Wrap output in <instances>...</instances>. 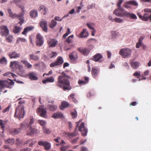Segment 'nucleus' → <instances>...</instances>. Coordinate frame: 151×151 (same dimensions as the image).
<instances>
[{
  "instance_id": "obj_32",
  "label": "nucleus",
  "mask_w": 151,
  "mask_h": 151,
  "mask_svg": "<svg viewBox=\"0 0 151 151\" xmlns=\"http://www.w3.org/2000/svg\"><path fill=\"white\" fill-rule=\"evenodd\" d=\"M84 80H79L78 81V83L80 85H82L83 84H85L88 82L89 79V78L86 76L85 77Z\"/></svg>"
},
{
  "instance_id": "obj_23",
  "label": "nucleus",
  "mask_w": 151,
  "mask_h": 151,
  "mask_svg": "<svg viewBox=\"0 0 151 151\" xmlns=\"http://www.w3.org/2000/svg\"><path fill=\"white\" fill-rule=\"evenodd\" d=\"M9 56L10 59L16 58H19L20 56V54L17 53L15 51H14L9 53Z\"/></svg>"
},
{
  "instance_id": "obj_24",
  "label": "nucleus",
  "mask_w": 151,
  "mask_h": 151,
  "mask_svg": "<svg viewBox=\"0 0 151 151\" xmlns=\"http://www.w3.org/2000/svg\"><path fill=\"white\" fill-rule=\"evenodd\" d=\"M52 117L55 119L57 118H61L64 117L63 114L62 112H58L54 113Z\"/></svg>"
},
{
  "instance_id": "obj_27",
  "label": "nucleus",
  "mask_w": 151,
  "mask_h": 151,
  "mask_svg": "<svg viewBox=\"0 0 151 151\" xmlns=\"http://www.w3.org/2000/svg\"><path fill=\"white\" fill-rule=\"evenodd\" d=\"M47 108L51 111H55L57 108L58 106L56 105L49 104L47 105Z\"/></svg>"
},
{
  "instance_id": "obj_57",
  "label": "nucleus",
  "mask_w": 151,
  "mask_h": 151,
  "mask_svg": "<svg viewBox=\"0 0 151 151\" xmlns=\"http://www.w3.org/2000/svg\"><path fill=\"white\" fill-rule=\"evenodd\" d=\"M73 37L74 35H73L69 36L67 39L66 40V42H68V43H70L71 42L72 40L73 39Z\"/></svg>"
},
{
  "instance_id": "obj_56",
  "label": "nucleus",
  "mask_w": 151,
  "mask_h": 151,
  "mask_svg": "<svg viewBox=\"0 0 151 151\" xmlns=\"http://www.w3.org/2000/svg\"><path fill=\"white\" fill-rule=\"evenodd\" d=\"M113 21H115L118 23L122 22L123 20L122 19L119 18H115L113 20Z\"/></svg>"
},
{
  "instance_id": "obj_62",
  "label": "nucleus",
  "mask_w": 151,
  "mask_h": 151,
  "mask_svg": "<svg viewBox=\"0 0 151 151\" xmlns=\"http://www.w3.org/2000/svg\"><path fill=\"white\" fill-rule=\"evenodd\" d=\"M87 25L90 29H94L93 27V23H91V24H90L87 23Z\"/></svg>"
},
{
  "instance_id": "obj_64",
  "label": "nucleus",
  "mask_w": 151,
  "mask_h": 151,
  "mask_svg": "<svg viewBox=\"0 0 151 151\" xmlns=\"http://www.w3.org/2000/svg\"><path fill=\"white\" fill-rule=\"evenodd\" d=\"M78 139V137H76V138L71 140L70 142L72 143H74L77 141Z\"/></svg>"
},
{
  "instance_id": "obj_25",
  "label": "nucleus",
  "mask_w": 151,
  "mask_h": 151,
  "mask_svg": "<svg viewBox=\"0 0 151 151\" xmlns=\"http://www.w3.org/2000/svg\"><path fill=\"white\" fill-rule=\"evenodd\" d=\"M125 17L130 18L132 19H137V17L135 14L127 11L126 12Z\"/></svg>"
},
{
  "instance_id": "obj_43",
  "label": "nucleus",
  "mask_w": 151,
  "mask_h": 151,
  "mask_svg": "<svg viewBox=\"0 0 151 151\" xmlns=\"http://www.w3.org/2000/svg\"><path fill=\"white\" fill-rule=\"evenodd\" d=\"M74 94L73 93L71 94L68 97V99L70 100L71 99L75 103H77L78 102V101L76 100V99L74 97Z\"/></svg>"
},
{
  "instance_id": "obj_1",
  "label": "nucleus",
  "mask_w": 151,
  "mask_h": 151,
  "mask_svg": "<svg viewBox=\"0 0 151 151\" xmlns=\"http://www.w3.org/2000/svg\"><path fill=\"white\" fill-rule=\"evenodd\" d=\"M66 70L62 72L61 75L58 77V81L56 83L57 86L62 88L64 91L70 90L71 88L70 86V82L68 79L71 78V76L68 75Z\"/></svg>"
},
{
  "instance_id": "obj_59",
  "label": "nucleus",
  "mask_w": 151,
  "mask_h": 151,
  "mask_svg": "<svg viewBox=\"0 0 151 151\" xmlns=\"http://www.w3.org/2000/svg\"><path fill=\"white\" fill-rule=\"evenodd\" d=\"M46 142V141H38V144L39 145L44 146Z\"/></svg>"
},
{
  "instance_id": "obj_30",
  "label": "nucleus",
  "mask_w": 151,
  "mask_h": 151,
  "mask_svg": "<svg viewBox=\"0 0 151 151\" xmlns=\"http://www.w3.org/2000/svg\"><path fill=\"white\" fill-rule=\"evenodd\" d=\"M36 142L35 139L34 138L32 139H29L27 140L26 142V144H29V146H32L33 145H34Z\"/></svg>"
},
{
  "instance_id": "obj_44",
  "label": "nucleus",
  "mask_w": 151,
  "mask_h": 151,
  "mask_svg": "<svg viewBox=\"0 0 151 151\" xmlns=\"http://www.w3.org/2000/svg\"><path fill=\"white\" fill-rule=\"evenodd\" d=\"M4 141L6 143H9L11 145H13L14 142V139L13 138L9 139H4Z\"/></svg>"
},
{
  "instance_id": "obj_40",
  "label": "nucleus",
  "mask_w": 151,
  "mask_h": 151,
  "mask_svg": "<svg viewBox=\"0 0 151 151\" xmlns=\"http://www.w3.org/2000/svg\"><path fill=\"white\" fill-rule=\"evenodd\" d=\"M57 24V22L54 19H52V21L49 24V26L51 28H54Z\"/></svg>"
},
{
  "instance_id": "obj_20",
  "label": "nucleus",
  "mask_w": 151,
  "mask_h": 151,
  "mask_svg": "<svg viewBox=\"0 0 151 151\" xmlns=\"http://www.w3.org/2000/svg\"><path fill=\"white\" fill-rule=\"evenodd\" d=\"M69 58L71 60H76L78 58L77 53L74 51L70 53L69 55Z\"/></svg>"
},
{
  "instance_id": "obj_47",
  "label": "nucleus",
  "mask_w": 151,
  "mask_h": 151,
  "mask_svg": "<svg viewBox=\"0 0 151 151\" xmlns=\"http://www.w3.org/2000/svg\"><path fill=\"white\" fill-rule=\"evenodd\" d=\"M70 147V146L69 145H67L66 146H62L60 148V151H66V150Z\"/></svg>"
},
{
  "instance_id": "obj_50",
  "label": "nucleus",
  "mask_w": 151,
  "mask_h": 151,
  "mask_svg": "<svg viewBox=\"0 0 151 151\" xmlns=\"http://www.w3.org/2000/svg\"><path fill=\"white\" fill-rule=\"evenodd\" d=\"M27 119L28 120V123L29 126H31V125L34 123V119H33V118L32 117H30L29 118V120L27 119Z\"/></svg>"
},
{
  "instance_id": "obj_35",
  "label": "nucleus",
  "mask_w": 151,
  "mask_h": 151,
  "mask_svg": "<svg viewBox=\"0 0 151 151\" xmlns=\"http://www.w3.org/2000/svg\"><path fill=\"white\" fill-rule=\"evenodd\" d=\"M21 62L25 66L27 67V68H31L32 65L31 64L27 61L25 60H22L21 61Z\"/></svg>"
},
{
  "instance_id": "obj_16",
  "label": "nucleus",
  "mask_w": 151,
  "mask_h": 151,
  "mask_svg": "<svg viewBox=\"0 0 151 151\" xmlns=\"http://www.w3.org/2000/svg\"><path fill=\"white\" fill-rule=\"evenodd\" d=\"M77 50L84 55H87L89 53V49L86 48L82 49L81 47H78L77 48Z\"/></svg>"
},
{
  "instance_id": "obj_33",
  "label": "nucleus",
  "mask_w": 151,
  "mask_h": 151,
  "mask_svg": "<svg viewBox=\"0 0 151 151\" xmlns=\"http://www.w3.org/2000/svg\"><path fill=\"white\" fill-rule=\"evenodd\" d=\"M29 78L31 80H37L38 79V78L36 77V74L32 72L29 73Z\"/></svg>"
},
{
  "instance_id": "obj_54",
  "label": "nucleus",
  "mask_w": 151,
  "mask_h": 151,
  "mask_svg": "<svg viewBox=\"0 0 151 151\" xmlns=\"http://www.w3.org/2000/svg\"><path fill=\"white\" fill-rule=\"evenodd\" d=\"M6 60L4 57L0 59V63L6 64Z\"/></svg>"
},
{
  "instance_id": "obj_15",
  "label": "nucleus",
  "mask_w": 151,
  "mask_h": 151,
  "mask_svg": "<svg viewBox=\"0 0 151 151\" xmlns=\"http://www.w3.org/2000/svg\"><path fill=\"white\" fill-rule=\"evenodd\" d=\"M143 39V37L142 36H141L139 38L138 42L136 43V47L137 48H138L140 46L142 47L144 50L146 49V46L142 42V41Z\"/></svg>"
},
{
  "instance_id": "obj_51",
  "label": "nucleus",
  "mask_w": 151,
  "mask_h": 151,
  "mask_svg": "<svg viewBox=\"0 0 151 151\" xmlns=\"http://www.w3.org/2000/svg\"><path fill=\"white\" fill-rule=\"evenodd\" d=\"M38 123L42 126V127H45V125L46 124V122L43 120H38Z\"/></svg>"
},
{
  "instance_id": "obj_52",
  "label": "nucleus",
  "mask_w": 151,
  "mask_h": 151,
  "mask_svg": "<svg viewBox=\"0 0 151 151\" xmlns=\"http://www.w3.org/2000/svg\"><path fill=\"white\" fill-rule=\"evenodd\" d=\"M75 112H72L71 113L72 117L73 119L76 118L77 116V113L75 109H74Z\"/></svg>"
},
{
  "instance_id": "obj_61",
  "label": "nucleus",
  "mask_w": 151,
  "mask_h": 151,
  "mask_svg": "<svg viewBox=\"0 0 151 151\" xmlns=\"http://www.w3.org/2000/svg\"><path fill=\"white\" fill-rule=\"evenodd\" d=\"M0 126L1 127L2 129V132L3 133L4 132V124L3 123V121L1 119L0 120Z\"/></svg>"
},
{
  "instance_id": "obj_46",
  "label": "nucleus",
  "mask_w": 151,
  "mask_h": 151,
  "mask_svg": "<svg viewBox=\"0 0 151 151\" xmlns=\"http://www.w3.org/2000/svg\"><path fill=\"white\" fill-rule=\"evenodd\" d=\"M44 147L45 150H48L50 149V143L46 141Z\"/></svg>"
},
{
  "instance_id": "obj_11",
  "label": "nucleus",
  "mask_w": 151,
  "mask_h": 151,
  "mask_svg": "<svg viewBox=\"0 0 151 151\" xmlns=\"http://www.w3.org/2000/svg\"><path fill=\"white\" fill-rule=\"evenodd\" d=\"M0 33L2 36H6L9 33V29L7 26L2 25L0 26Z\"/></svg>"
},
{
  "instance_id": "obj_21",
  "label": "nucleus",
  "mask_w": 151,
  "mask_h": 151,
  "mask_svg": "<svg viewBox=\"0 0 151 151\" xmlns=\"http://www.w3.org/2000/svg\"><path fill=\"white\" fill-rule=\"evenodd\" d=\"M88 36V32L86 29H83L82 31L78 35V37L81 38L87 37Z\"/></svg>"
},
{
  "instance_id": "obj_22",
  "label": "nucleus",
  "mask_w": 151,
  "mask_h": 151,
  "mask_svg": "<svg viewBox=\"0 0 151 151\" xmlns=\"http://www.w3.org/2000/svg\"><path fill=\"white\" fill-rule=\"evenodd\" d=\"M70 105V104L68 102L63 101L61 103V106H60V109L61 110H63L65 108L69 107Z\"/></svg>"
},
{
  "instance_id": "obj_58",
  "label": "nucleus",
  "mask_w": 151,
  "mask_h": 151,
  "mask_svg": "<svg viewBox=\"0 0 151 151\" xmlns=\"http://www.w3.org/2000/svg\"><path fill=\"white\" fill-rule=\"evenodd\" d=\"M42 129L44 132L45 133L48 134L50 132L49 129L48 128H46L45 127H42Z\"/></svg>"
},
{
  "instance_id": "obj_18",
  "label": "nucleus",
  "mask_w": 151,
  "mask_h": 151,
  "mask_svg": "<svg viewBox=\"0 0 151 151\" xmlns=\"http://www.w3.org/2000/svg\"><path fill=\"white\" fill-rule=\"evenodd\" d=\"M47 21H41L40 23V26L42 30L46 32L47 31Z\"/></svg>"
},
{
  "instance_id": "obj_37",
  "label": "nucleus",
  "mask_w": 151,
  "mask_h": 151,
  "mask_svg": "<svg viewBox=\"0 0 151 151\" xmlns=\"http://www.w3.org/2000/svg\"><path fill=\"white\" fill-rule=\"evenodd\" d=\"M33 27L31 26H28L24 29L23 31L22 32V34L24 35H26V33L32 30Z\"/></svg>"
},
{
  "instance_id": "obj_12",
  "label": "nucleus",
  "mask_w": 151,
  "mask_h": 151,
  "mask_svg": "<svg viewBox=\"0 0 151 151\" xmlns=\"http://www.w3.org/2000/svg\"><path fill=\"white\" fill-rule=\"evenodd\" d=\"M64 62L63 60L62 57L59 56L58 57L57 60L55 62L51 63L50 64V66L51 67L58 66L62 64Z\"/></svg>"
},
{
  "instance_id": "obj_38",
  "label": "nucleus",
  "mask_w": 151,
  "mask_h": 151,
  "mask_svg": "<svg viewBox=\"0 0 151 151\" xmlns=\"http://www.w3.org/2000/svg\"><path fill=\"white\" fill-rule=\"evenodd\" d=\"M30 60H33L35 61H37L39 60V58L37 55H34L33 54H30L29 55Z\"/></svg>"
},
{
  "instance_id": "obj_55",
  "label": "nucleus",
  "mask_w": 151,
  "mask_h": 151,
  "mask_svg": "<svg viewBox=\"0 0 151 151\" xmlns=\"http://www.w3.org/2000/svg\"><path fill=\"white\" fill-rule=\"evenodd\" d=\"M6 39L9 42H11L13 39V37L12 35H9L6 36Z\"/></svg>"
},
{
  "instance_id": "obj_26",
  "label": "nucleus",
  "mask_w": 151,
  "mask_h": 151,
  "mask_svg": "<svg viewBox=\"0 0 151 151\" xmlns=\"http://www.w3.org/2000/svg\"><path fill=\"white\" fill-rule=\"evenodd\" d=\"M102 55L100 53H97L93 57L92 60L96 62L99 61L102 58Z\"/></svg>"
},
{
  "instance_id": "obj_9",
  "label": "nucleus",
  "mask_w": 151,
  "mask_h": 151,
  "mask_svg": "<svg viewBox=\"0 0 151 151\" xmlns=\"http://www.w3.org/2000/svg\"><path fill=\"white\" fill-rule=\"evenodd\" d=\"M122 7L118 8L113 12V14L116 15L121 17H124L126 12Z\"/></svg>"
},
{
  "instance_id": "obj_2",
  "label": "nucleus",
  "mask_w": 151,
  "mask_h": 151,
  "mask_svg": "<svg viewBox=\"0 0 151 151\" xmlns=\"http://www.w3.org/2000/svg\"><path fill=\"white\" fill-rule=\"evenodd\" d=\"M21 128L27 127L26 131L27 135H31L33 134H36L37 132V130L35 128H32L31 126H29L28 123V120L25 119L24 121L20 125Z\"/></svg>"
},
{
  "instance_id": "obj_34",
  "label": "nucleus",
  "mask_w": 151,
  "mask_h": 151,
  "mask_svg": "<svg viewBox=\"0 0 151 151\" xmlns=\"http://www.w3.org/2000/svg\"><path fill=\"white\" fill-rule=\"evenodd\" d=\"M99 71L97 68H92L91 70V73L93 77H96L98 76Z\"/></svg>"
},
{
  "instance_id": "obj_7",
  "label": "nucleus",
  "mask_w": 151,
  "mask_h": 151,
  "mask_svg": "<svg viewBox=\"0 0 151 151\" xmlns=\"http://www.w3.org/2000/svg\"><path fill=\"white\" fill-rule=\"evenodd\" d=\"M14 82L12 80L0 81V89H2L5 87L9 88L11 85H14Z\"/></svg>"
},
{
  "instance_id": "obj_17",
  "label": "nucleus",
  "mask_w": 151,
  "mask_h": 151,
  "mask_svg": "<svg viewBox=\"0 0 151 151\" xmlns=\"http://www.w3.org/2000/svg\"><path fill=\"white\" fill-rule=\"evenodd\" d=\"M50 47H55L57 44L58 41L54 39H50L47 41Z\"/></svg>"
},
{
  "instance_id": "obj_36",
  "label": "nucleus",
  "mask_w": 151,
  "mask_h": 151,
  "mask_svg": "<svg viewBox=\"0 0 151 151\" xmlns=\"http://www.w3.org/2000/svg\"><path fill=\"white\" fill-rule=\"evenodd\" d=\"M20 65L17 61H14L13 62H11L10 63V67L11 68H13L14 66L16 68H18Z\"/></svg>"
},
{
  "instance_id": "obj_63",
  "label": "nucleus",
  "mask_w": 151,
  "mask_h": 151,
  "mask_svg": "<svg viewBox=\"0 0 151 151\" xmlns=\"http://www.w3.org/2000/svg\"><path fill=\"white\" fill-rule=\"evenodd\" d=\"M11 107V106L10 105H9L7 107H6V109H3L2 110L3 112L5 113L7 111H8L9 109Z\"/></svg>"
},
{
  "instance_id": "obj_39",
  "label": "nucleus",
  "mask_w": 151,
  "mask_h": 151,
  "mask_svg": "<svg viewBox=\"0 0 151 151\" xmlns=\"http://www.w3.org/2000/svg\"><path fill=\"white\" fill-rule=\"evenodd\" d=\"M58 54L57 52H48L47 54V56L50 58H52L56 56Z\"/></svg>"
},
{
  "instance_id": "obj_28",
  "label": "nucleus",
  "mask_w": 151,
  "mask_h": 151,
  "mask_svg": "<svg viewBox=\"0 0 151 151\" xmlns=\"http://www.w3.org/2000/svg\"><path fill=\"white\" fill-rule=\"evenodd\" d=\"M130 64L131 67H132L134 69H137L139 66L140 63L137 61L131 62Z\"/></svg>"
},
{
  "instance_id": "obj_19",
  "label": "nucleus",
  "mask_w": 151,
  "mask_h": 151,
  "mask_svg": "<svg viewBox=\"0 0 151 151\" xmlns=\"http://www.w3.org/2000/svg\"><path fill=\"white\" fill-rule=\"evenodd\" d=\"M22 128H14L9 130V132L10 133L13 135H15L19 133L21 131V129Z\"/></svg>"
},
{
  "instance_id": "obj_4",
  "label": "nucleus",
  "mask_w": 151,
  "mask_h": 151,
  "mask_svg": "<svg viewBox=\"0 0 151 151\" xmlns=\"http://www.w3.org/2000/svg\"><path fill=\"white\" fill-rule=\"evenodd\" d=\"M25 112L24 110V107H17L16 108L14 114V116L19 119L22 118L24 116Z\"/></svg>"
},
{
  "instance_id": "obj_31",
  "label": "nucleus",
  "mask_w": 151,
  "mask_h": 151,
  "mask_svg": "<svg viewBox=\"0 0 151 151\" xmlns=\"http://www.w3.org/2000/svg\"><path fill=\"white\" fill-rule=\"evenodd\" d=\"M38 13L36 10L34 9L31 11L30 12V17L32 18H35L37 16Z\"/></svg>"
},
{
  "instance_id": "obj_42",
  "label": "nucleus",
  "mask_w": 151,
  "mask_h": 151,
  "mask_svg": "<svg viewBox=\"0 0 151 151\" xmlns=\"http://www.w3.org/2000/svg\"><path fill=\"white\" fill-rule=\"evenodd\" d=\"M21 30V28L17 26H15L13 32L14 33L17 34L19 33Z\"/></svg>"
},
{
  "instance_id": "obj_60",
  "label": "nucleus",
  "mask_w": 151,
  "mask_h": 151,
  "mask_svg": "<svg viewBox=\"0 0 151 151\" xmlns=\"http://www.w3.org/2000/svg\"><path fill=\"white\" fill-rule=\"evenodd\" d=\"M123 1V0H119L117 4L118 8L122 7L121 6V4Z\"/></svg>"
},
{
  "instance_id": "obj_3",
  "label": "nucleus",
  "mask_w": 151,
  "mask_h": 151,
  "mask_svg": "<svg viewBox=\"0 0 151 151\" xmlns=\"http://www.w3.org/2000/svg\"><path fill=\"white\" fill-rule=\"evenodd\" d=\"M8 12L9 14V16L12 17H17L19 19L20 21L19 23L21 25L24 22V14L23 13H21L20 14H13L12 11V10L9 9H8Z\"/></svg>"
},
{
  "instance_id": "obj_10",
  "label": "nucleus",
  "mask_w": 151,
  "mask_h": 151,
  "mask_svg": "<svg viewBox=\"0 0 151 151\" xmlns=\"http://www.w3.org/2000/svg\"><path fill=\"white\" fill-rule=\"evenodd\" d=\"M140 19L144 21H147L148 20L151 22V13H145L142 16L139 13H137Z\"/></svg>"
},
{
  "instance_id": "obj_6",
  "label": "nucleus",
  "mask_w": 151,
  "mask_h": 151,
  "mask_svg": "<svg viewBox=\"0 0 151 151\" xmlns=\"http://www.w3.org/2000/svg\"><path fill=\"white\" fill-rule=\"evenodd\" d=\"M82 121L81 119H80L78 122H76L77 124L74 131L72 133H70L68 132H65L64 135L68 139H70L72 137L76 136L78 134V132L76 131L79 124Z\"/></svg>"
},
{
  "instance_id": "obj_14",
  "label": "nucleus",
  "mask_w": 151,
  "mask_h": 151,
  "mask_svg": "<svg viewBox=\"0 0 151 151\" xmlns=\"http://www.w3.org/2000/svg\"><path fill=\"white\" fill-rule=\"evenodd\" d=\"M36 44L37 46H42L43 43V37L39 33H38L36 35Z\"/></svg>"
},
{
  "instance_id": "obj_49",
  "label": "nucleus",
  "mask_w": 151,
  "mask_h": 151,
  "mask_svg": "<svg viewBox=\"0 0 151 151\" xmlns=\"http://www.w3.org/2000/svg\"><path fill=\"white\" fill-rule=\"evenodd\" d=\"M127 3L136 6H137L138 5V3L136 1L133 0H131L128 1Z\"/></svg>"
},
{
  "instance_id": "obj_53",
  "label": "nucleus",
  "mask_w": 151,
  "mask_h": 151,
  "mask_svg": "<svg viewBox=\"0 0 151 151\" xmlns=\"http://www.w3.org/2000/svg\"><path fill=\"white\" fill-rule=\"evenodd\" d=\"M26 41V39L25 38L19 37L17 39L16 43L18 44L19 42L20 41H21V42H25Z\"/></svg>"
},
{
  "instance_id": "obj_13",
  "label": "nucleus",
  "mask_w": 151,
  "mask_h": 151,
  "mask_svg": "<svg viewBox=\"0 0 151 151\" xmlns=\"http://www.w3.org/2000/svg\"><path fill=\"white\" fill-rule=\"evenodd\" d=\"M79 131L82 132V134L83 136H86L88 132V129L84 127V124L83 122L81 124L78 129Z\"/></svg>"
},
{
  "instance_id": "obj_48",
  "label": "nucleus",
  "mask_w": 151,
  "mask_h": 151,
  "mask_svg": "<svg viewBox=\"0 0 151 151\" xmlns=\"http://www.w3.org/2000/svg\"><path fill=\"white\" fill-rule=\"evenodd\" d=\"M111 34L112 37L113 38H116L119 35V33L116 31H112L111 32Z\"/></svg>"
},
{
  "instance_id": "obj_29",
  "label": "nucleus",
  "mask_w": 151,
  "mask_h": 151,
  "mask_svg": "<svg viewBox=\"0 0 151 151\" xmlns=\"http://www.w3.org/2000/svg\"><path fill=\"white\" fill-rule=\"evenodd\" d=\"M54 82V78L53 76L47 78L46 79L43 80L42 82L43 83H46L47 82L52 83Z\"/></svg>"
},
{
  "instance_id": "obj_8",
  "label": "nucleus",
  "mask_w": 151,
  "mask_h": 151,
  "mask_svg": "<svg viewBox=\"0 0 151 151\" xmlns=\"http://www.w3.org/2000/svg\"><path fill=\"white\" fill-rule=\"evenodd\" d=\"M132 52V50L129 48H124L121 49L119 52V55L122 57L125 58L128 56H130Z\"/></svg>"
},
{
  "instance_id": "obj_5",
  "label": "nucleus",
  "mask_w": 151,
  "mask_h": 151,
  "mask_svg": "<svg viewBox=\"0 0 151 151\" xmlns=\"http://www.w3.org/2000/svg\"><path fill=\"white\" fill-rule=\"evenodd\" d=\"M36 112L41 117L45 118H47V110L44 106H40L36 109Z\"/></svg>"
},
{
  "instance_id": "obj_41",
  "label": "nucleus",
  "mask_w": 151,
  "mask_h": 151,
  "mask_svg": "<svg viewBox=\"0 0 151 151\" xmlns=\"http://www.w3.org/2000/svg\"><path fill=\"white\" fill-rule=\"evenodd\" d=\"M47 10V9L44 5H42L40 7V11L42 12L44 15L45 14Z\"/></svg>"
},
{
  "instance_id": "obj_45",
  "label": "nucleus",
  "mask_w": 151,
  "mask_h": 151,
  "mask_svg": "<svg viewBox=\"0 0 151 151\" xmlns=\"http://www.w3.org/2000/svg\"><path fill=\"white\" fill-rule=\"evenodd\" d=\"M22 99V98H20L18 99V101H19L18 102L19 105L17 107H21L22 106H24L23 104H24L25 101L24 100H20Z\"/></svg>"
}]
</instances>
